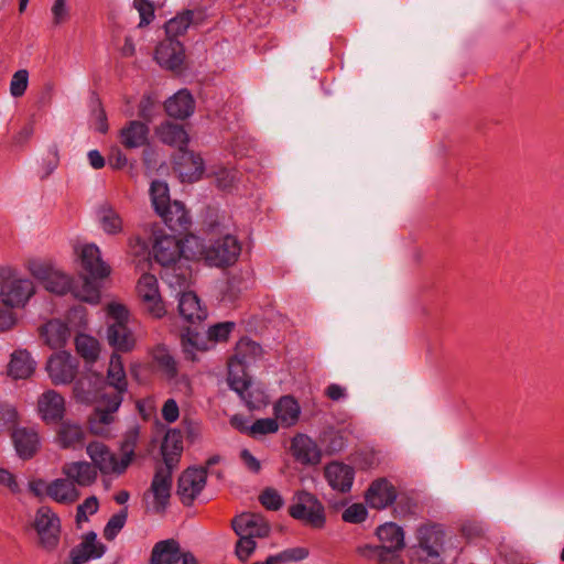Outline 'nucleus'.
<instances>
[{
	"mask_svg": "<svg viewBox=\"0 0 564 564\" xmlns=\"http://www.w3.org/2000/svg\"><path fill=\"white\" fill-rule=\"evenodd\" d=\"M279 430V422L274 417H264L256 420L249 426V435L256 437L257 435H267L276 433Z\"/></svg>",
	"mask_w": 564,
	"mask_h": 564,
	"instance_id": "nucleus-55",
	"label": "nucleus"
},
{
	"mask_svg": "<svg viewBox=\"0 0 564 564\" xmlns=\"http://www.w3.org/2000/svg\"><path fill=\"white\" fill-rule=\"evenodd\" d=\"M404 546L403 529L390 521V564H403V562L394 555V552L403 550Z\"/></svg>",
	"mask_w": 564,
	"mask_h": 564,
	"instance_id": "nucleus-51",
	"label": "nucleus"
},
{
	"mask_svg": "<svg viewBox=\"0 0 564 564\" xmlns=\"http://www.w3.org/2000/svg\"><path fill=\"white\" fill-rule=\"evenodd\" d=\"M154 59L166 70L180 72L185 61V46L178 39L165 37L155 46Z\"/></svg>",
	"mask_w": 564,
	"mask_h": 564,
	"instance_id": "nucleus-14",
	"label": "nucleus"
},
{
	"mask_svg": "<svg viewBox=\"0 0 564 564\" xmlns=\"http://www.w3.org/2000/svg\"><path fill=\"white\" fill-rule=\"evenodd\" d=\"M39 412L44 422L57 423L65 414V400L55 390H47L37 401Z\"/></svg>",
	"mask_w": 564,
	"mask_h": 564,
	"instance_id": "nucleus-23",
	"label": "nucleus"
},
{
	"mask_svg": "<svg viewBox=\"0 0 564 564\" xmlns=\"http://www.w3.org/2000/svg\"><path fill=\"white\" fill-rule=\"evenodd\" d=\"M107 547L97 541V533L89 531L83 536V541L69 552L72 564H84L89 560H97L104 556Z\"/></svg>",
	"mask_w": 564,
	"mask_h": 564,
	"instance_id": "nucleus-19",
	"label": "nucleus"
},
{
	"mask_svg": "<svg viewBox=\"0 0 564 564\" xmlns=\"http://www.w3.org/2000/svg\"><path fill=\"white\" fill-rule=\"evenodd\" d=\"M90 111L95 119V130L102 134L107 133L109 130L107 113L96 91L90 94Z\"/></svg>",
	"mask_w": 564,
	"mask_h": 564,
	"instance_id": "nucleus-47",
	"label": "nucleus"
},
{
	"mask_svg": "<svg viewBox=\"0 0 564 564\" xmlns=\"http://www.w3.org/2000/svg\"><path fill=\"white\" fill-rule=\"evenodd\" d=\"M177 310L180 315L189 323L200 322L207 317V310L200 306V300L193 291L181 294Z\"/></svg>",
	"mask_w": 564,
	"mask_h": 564,
	"instance_id": "nucleus-30",
	"label": "nucleus"
},
{
	"mask_svg": "<svg viewBox=\"0 0 564 564\" xmlns=\"http://www.w3.org/2000/svg\"><path fill=\"white\" fill-rule=\"evenodd\" d=\"M153 245L152 253L154 261L162 267L175 264L182 256H184L183 239L187 235H177L171 232L164 234L159 225L154 224L151 228Z\"/></svg>",
	"mask_w": 564,
	"mask_h": 564,
	"instance_id": "nucleus-3",
	"label": "nucleus"
},
{
	"mask_svg": "<svg viewBox=\"0 0 564 564\" xmlns=\"http://www.w3.org/2000/svg\"><path fill=\"white\" fill-rule=\"evenodd\" d=\"M59 164V154H58V147L56 143H53L50 145L46 158L43 159L42 167L44 170V173L42 175V178H46L50 176L58 166Z\"/></svg>",
	"mask_w": 564,
	"mask_h": 564,
	"instance_id": "nucleus-64",
	"label": "nucleus"
},
{
	"mask_svg": "<svg viewBox=\"0 0 564 564\" xmlns=\"http://www.w3.org/2000/svg\"><path fill=\"white\" fill-rule=\"evenodd\" d=\"M180 561V543L174 539H166L154 544L149 564H177Z\"/></svg>",
	"mask_w": 564,
	"mask_h": 564,
	"instance_id": "nucleus-28",
	"label": "nucleus"
},
{
	"mask_svg": "<svg viewBox=\"0 0 564 564\" xmlns=\"http://www.w3.org/2000/svg\"><path fill=\"white\" fill-rule=\"evenodd\" d=\"M11 440L19 458L22 460L32 459L41 447L39 433L33 427H15L11 429Z\"/></svg>",
	"mask_w": 564,
	"mask_h": 564,
	"instance_id": "nucleus-16",
	"label": "nucleus"
},
{
	"mask_svg": "<svg viewBox=\"0 0 564 564\" xmlns=\"http://www.w3.org/2000/svg\"><path fill=\"white\" fill-rule=\"evenodd\" d=\"M133 4L140 14L139 26L149 25L155 18L153 3L149 0H134Z\"/></svg>",
	"mask_w": 564,
	"mask_h": 564,
	"instance_id": "nucleus-63",
	"label": "nucleus"
},
{
	"mask_svg": "<svg viewBox=\"0 0 564 564\" xmlns=\"http://www.w3.org/2000/svg\"><path fill=\"white\" fill-rule=\"evenodd\" d=\"M260 503L270 511H278L282 508L284 501L279 491L274 488L268 487L262 490L259 496Z\"/></svg>",
	"mask_w": 564,
	"mask_h": 564,
	"instance_id": "nucleus-56",
	"label": "nucleus"
},
{
	"mask_svg": "<svg viewBox=\"0 0 564 564\" xmlns=\"http://www.w3.org/2000/svg\"><path fill=\"white\" fill-rule=\"evenodd\" d=\"M137 292L147 312L154 318H162L166 314V308L159 290V282L155 275L143 273L138 283Z\"/></svg>",
	"mask_w": 564,
	"mask_h": 564,
	"instance_id": "nucleus-12",
	"label": "nucleus"
},
{
	"mask_svg": "<svg viewBox=\"0 0 564 564\" xmlns=\"http://www.w3.org/2000/svg\"><path fill=\"white\" fill-rule=\"evenodd\" d=\"M261 350L262 348L257 341L243 336L236 343L234 355L229 357L227 365L248 369Z\"/></svg>",
	"mask_w": 564,
	"mask_h": 564,
	"instance_id": "nucleus-24",
	"label": "nucleus"
},
{
	"mask_svg": "<svg viewBox=\"0 0 564 564\" xmlns=\"http://www.w3.org/2000/svg\"><path fill=\"white\" fill-rule=\"evenodd\" d=\"M241 251V246L235 236L226 235L216 239L206 250V261L210 264L225 268L236 262Z\"/></svg>",
	"mask_w": 564,
	"mask_h": 564,
	"instance_id": "nucleus-13",
	"label": "nucleus"
},
{
	"mask_svg": "<svg viewBox=\"0 0 564 564\" xmlns=\"http://www.w3.org/2000/svg\"><path fill=\"white\" fill-rule=\"evenodd\" d=\"M368 510L362 503H352L341 514L343 521L358 524L366 520Z\"/></svg>",
	"mask_w": 564,
	"mask_h": 564,
	"instance_id": "nucleus-60",
	"label": "nucleus"
},
{
	"mask_svg": "<svg viewBox=\"0 0 564 564\" xmlns=\"http://www.w3.org/2000/svg\"><path fill=\"white\" fill-rule=\"evenodd\" d=\"M40 336L51 349H59L70 337V328L61 319H50L40 327Z\"/></svg>",
	"mask_w": 564,
	"mask_h": 564,
	"instance_id": "nucleus-25",
	"label": "nucleus"
},
{
	"mask_svg": "<svg viewBox=\"0 0 564 564\" xmlns=\"http://www.w3.org/2000/svg\"><path fill=\"white\" fill-rule=\"evenodd\" d=\"M273 411L275 415L274 419H276L282 426L291 427L299 421L301 406L293 395L288 394L278 400L274 404Z\"/></svg>",
	"mask_w": 564,
	"mask_h": 564,
	"instance_id": "nucleus-29",
	"label": "nucleus"
},
{
	"mask_svg": "<svg viewBox=\"0 0 564 564\" xmlns=\"http://www.w3.org/2000/svg\"><path fill=\"white\" fill-rule=\"evenodd\" d=\"M356 552L368 561H375L378 564H388V545L364 544L359 545Z\"/></svg>",
	"mask_w": 564,
	"mask_h": 564,
	"instance_id": "nucleus-48",
	"label": "nucleus"
},
{
	"mask_svg": "<svg viewBox=\"0 0 564 564\" xmlns=\"http://www.w3.org/2000/svg\"><path fill=\"white\" fill-rule=\"evenodd\" d=\"M57 437L62 448H69L84 441L85 432L79 424L63 421L57 432Z\"/></svg>",
	"mask_w": 564,
	"mask_h": 564,
	"instance_id": "nucleus-44",
	"label": "nucleus"
},
{
	"mask_svg": "<svg viewBox=\"0 0 564 564\" xmlns=\"http://www.w3.org/2000/svg\"><path fill=\"white\" fill-rule=\"evenodd\" d=\"M322 451L327 456H334L343 452L348 444L347 433L333 426L324 429L318 437Z\"/></svg>",
	"mask_w": 564,
	"mask_h": 564,
	"instance_id": "nucleus-32",
	"label": "nucleus"
},
{
	"mask_svg": "<svg viewBox=\"0 0 564 564\" xmlns=\"http://www.w3.org/2000/svg\"><path fill=\"white\" fill-rule=\"evenodd\" d=\"M28 269L31 275L51 293L65 295L73 290L74 280L62 271L56 270L52 263L30 260Z\"/></svg>",
	"mask_w": 564,
	"mask_h": 564,
	"instance_id": "nucleus-4",
	"label": "nucleus"
},
{
	"mask_svg": "<svg viewBox=\"0 0 564 564\" xmlns=\"http://www.w3.org/2000/svg\"><path fill=\"white\" fill-rule=\"evenodd\" d=\"M98 280L99 279H94L87 273L82 276L80 285L73 281V290L70 293L80 302L96 305L101 299V284Z\"/></svg>",
	"mask_w": 564,
	"mask_h": 564,
	"instance_id": "nucleus-33",
	"label": "nucleus"
},
{
	"mask_svg": "<svg viewBox=\"0 0 564 564\" xmlns=\"http://www.w3.org/2000/svg\"><path fill=\"white\" fill-rule=\"evenodd\" d=\"M355 468L339 460H332L324 467V477L333 490L348 494L355 480Z\"/></svg>",
	"mask_w": 564,
	"mask_h": 564,
	"instance_id": "nucleus-17",
	"label": "nucleus"
},
{
	"mask_svg": "<svg viewBox=\"0 0 564 564\" xmlns=\"http://www.w3.org/2000/svg\"><path fill=\"white\" fill-rule=\"evenodd\" d=\"M79 361L66 350L52 354L45 365L48 378L54 386L72 383L78 372Z\"/></svg>",
	"mask_w": 564,
	"mask_h": 564,
	"instance_id": "nucleus-6",
	"label": "nucleus"
},
{
	"mask_svg": "<svg viewBox=\"0 0 564 564\" xmlns=\"http://www.w3.org/2000/svg\"><path fill=\"white\" fill-rule=\"evenodd\" d=\"M164 465L155 467L152 478L150 490L154 497V511L156 513H164L170 505L171 488H172V474L174 467L178 463L172 462L171 458H163Z\"/></svg>",
	"mask_w": 564,
	"mask_h": 564,
	"instance_id": "nucleus-7",
	"label": "nucleus"
},
{
	"mask_svg": "<svg viewBox=\"0 0 564 564\" xmlns=\"http://www.w3.org/2000/svg\"><path fill=\"white\" fill-rule=\"evenodd\" d=\"M183 433L180 429H169L163 437L160 452L162 458L178 463L183 453Z\"/></svg>",
	"mask_w": 564,
	"mask_h": 564,
	"instance_id": "nucleus-39",
	"label": "nucleus"
},
{
	"mask_svg": "<svg viewBox=\"0 0 564 564\" xmlns=\"http://www.w3.org/2000/svg\"><path fill=\"white\" fill-rule=\"evenodd\" d=\"M35 371V362L26 349H18L11 355L8 375L13 379H26Z\"/></svg>",
	"mask_w": 564,
	"mask_h": 564,
	"instance_id": "nucleus-35",
	"label": "nucleus"
},
{
	"mask_svg": "<svg viewBox=\"0 0 564 564\" xmlns=\"http://www.w3.org/2000/svg\"><path fill=\"white\" fill-rule=\"evenodd\" d=\"M63 473L66 475L67 479L72 480L70 482H73V485L77 484L80 487L93 485L98 476L95 465L88 462L66 464L63 467Z\"/></svg>",
	"mask_w": 564,
	"mask_h": 564,
	"instance_id": "nucleus-27",
	"label": "nucleus"
},
{
	"mask_svg": "<svg viewBox=\"0 0 564 564\" xmlns=\"http://www.w3.org/2000/svg\"><path fill=\"white\" fill-rule=\"evenodd\" d=\"M19 420L18 411L7 402L0 401V432L11 430Z\"/></svg>",
	"mask_w": 564,
	"mask_h": 564,
	"instance_id": "nucleus-57",
	"label": "nucleus"
},
{
	"mask_svg": "<svg viewBox=\"0 0 564 564\" xmlns=\"http://www.w3.org/2000/svg\"><path fill=\"white\" fill-rule=\"evenodd\" d=\"M365 500L370 508L382 510L388 507V478L382 477L371 482L365 492Z\"/></svg>",
	"mask_w": 564,
	"mask_h": 564,
	"instance_id": "nucleus-41",
	"label": "nucleus"
},
{
	"mask_svg": "<svg viewBox=\"0 0 564 564\" xmlns=\"http://www.w3.org/2000/svg\"><path fill=\"white\" fill-rule=\"evenodd\" d=\"M149 193L154 212L160 217H166L169 206L173 203L170 198L167 183L161 180L152 181Z\"/></svg>",
	"mask_w": 564,
	"mask_h": 564,
	"instance_id": "nucleus-38",
	"label": "nucleus"
},
{
	"mask_svg": "<svg viewBox=\"0 0 564 564\" xmlns=\"http://www.w3.org/2000/svg\"><path fill=\"white\" fill-rule=\"evenodd\" d=\"M34 528L39 534L40 545L53 551L59 542L61 521L58 516L47 506L37 509Z\"/></svg>",
	"mask_w": 564,
	"mask_h": 564,
	"instance_id": "nucleus-9",
	"label": "nucleus"
},
{
	"mask_svg": "<svg viewBox=\"0 0 564 564\" xmlns=\"http://www.w3.org/2000/svg\"><path fill=\"white\" fill-rule=\"evenodd\" d=\"M156 134L161 142L171 147H177L181 151H183L189 142V137L185 128L182 124L171 121L162 122L156 128Z\"/></svg>",
	"mask_w": 564,
	"mask_h": 564,
	"instance_id": "nucleus-31",
	"label": "nucleus"
},
{
	"mask_svg": "<svg viewBox=\"0 0 564 564\" xmlns=\"http://www.w3.org/2000/svg\"><path fill=\"white\" fill-rule=\"evenodd\" d=\"M195 11L184 9L164 24L165 37L178 39L184 35L192 24H195Z\"/></svg>",
	"mask_w": 564,
	"mask_h": 564,
	"instance_id": "nucleus-37",
	"label": "nucleus"
},
{
	"mask_svg": "<svg viewBox=\"0 0 564 564\" xmlns=\"http://www.w3.org/2000/svg\"><path fill=\"white\" fill-rule=\"evenodd\" d=\"M86 452L95 467L104 475L111 473L121 475L127 470V468H121V458L119 459L117 455L101 442H90L86 447Z\"/></svg>",
	"mask_w": 564,
	"mask_h": 564,
	"instance_id": "nucleus-15",
	"label": "nucleus"
},
{
	"mask_svg": "<svg viewBox=\"0 0 564 564\" xmlns=\"http://www.w3.org/2000/svg\"><path fill=\"white\" fill-rule=\"evenodd\" d=\"M163 107L169 117L185 120L195 111V99L188 89L183 88L169 97Z\"/></svg>",
	"mask_w": 564,
	"mask_h": 564,
	"instance_id": "nucleus-21",
	"label": "nucleus"
},
{
	"mask_svg": "<svg viewBox=\"0 0 564 564\" xmlns=\"http://www.w3.org/2000/svg\"><path fill=\"white\" fill-rule=\"evenodd\" d=\"M46 495L56 502H74L78 492L67 479L57 478L46 486Z\"/></svg>",
	"mask_w": 564,
	"mask_h": 564,
	"instance_id": "nucleus-42",
	"label": "nucleus"
},
{
	"mask_svg": "<svg viewBox=\"0 0 564 564\" xmlns=\"http://www.w3.org/2000/svg\"><path fill=\"white\" fill-rule=\"evenodd\" d=\"M235 328L236 323L231 321L216 323L209 326L207 330V338L214 343H226Z\"/></svg>",
	"mask_w": 564,
	"mask_h": 564,
	"instance_id": "nucleus-53",
	"label": "nucleus"
},
{
	"mask_svg": "<svg viewBox=\"0 0 564 564\" xmlns=\"http://www.w3.org/2000/svg\"><path fill=\"white\" fill-rule=\"evenodd\" d=\"M73 397L82 404H93L99 401L101 392L108 387L109 379L102 373L89 370L74 380Z\"/></svg>",
	"mask_w": 564,
	"mask_h": 564,
	"instance_id": "nucleus-8",
	"label": "nucleus"
},
{
	"mask_svg": "<svg viewBox=\"0 0 564 564\" xmlns=\"http://www.w3.org/2000/svg\"><path fill=\"white\" fill-rule=\"evenodd\" d=\"M138 440H139V426H137V425L129 429L123 434V438L120 443V451L122 453L121 468H128V466L133 460L134 449L137 447Z\"/></svg>",
	"mask_w": 564,
	"mask_h": 564,
	"instance_id": "nucleus-46",
	"label": "nucleus"
},
{
	"mask_svg": "<svg viewBox=\"0 0 564 564\" xmlns=\"http://www.w3.org/2000/svg\"><path fill=\"white\" fill-rule=\"evenodd\" d=\"M207 481V467H188L177 479L176 494L185 507H191Z\"/></svg>",
	"mask_w": 564,
	"mask_h": 564,
	"instance_id": "nucleus-11",
	"label": "nucleus"
},
{
	"mask_svg": "<svg viewBox=\"0 0 564 564\" xmlns=\"http://www.w3.org/2000/svg\"><path fill=\"white\" fill-rule=\"evenodd\" d=\"M107 313L109 318L113 321L111 324L128 325L130 312L126 305L112 302L108 304Z\"/></svg>",
	"mask_w": 564,
	"mask_h": 564,
	"instance_id": "nucleus-62",
	"label": "nucleus"
},
{
	"mask_svg": "<svg viewBox=\"0 0 564 564\" xmlns=\"http://www.w3.org/2000/svg\"><path fill=\"white\" fill-rule=\"evenodd\" d=\"M259 516L253 513H243L237 516L231 521L232 530L240 538L246 536L250 529L257 525Z\"/></svg>",
	"mask_w": 564,
	"mask_h": 564,
	"instance_id": "nucleus-54",
	"label": "nucleus"
},
{
	"mask_svg": "<svg viewBox=\"0 0 564 564\" xmlns=\"http://www.w3.org/2000/svg\"><path fill=\"white\" fill-rule=\"evenodd\" d=\"M158 109L159 105L155 95L153 93H145L138 105V116L142 119V122L149 124L153 121Z\"/></svg>",
	"mask_w": 564,
	"mask_h": 564,
	"instance_id": "nucleus-49",
	"label": "nucleus"
},
{
	"mask_svg": "<svg viewBox=\"0 0 564 564\" xmlns=\"http://www.w3.org/2000/svg\"><path fill=\"white\" fill-rule=\"evenodd\" d=\"M109 346L113 349L110 356L127 354L134 349L135 337L128 325L109 324L106 330Z\"/></svg>",
	"mask_w": 564,
	"mask_h": 564,
	"instance_id": "nucleus-22",
	"label": "nucleus"
},
{
	"mask_svg": "<svg viewBox=\"0 0 564 564\" xmlns=\"http://www.w3.org/2000/svg\"><path fill=\"white\" fill-rule=\"evenodd\" d=\"M310 555V551L307 547L296 546L286 549L278 554H274V558L278 564L290 563V562H300L305 560Z\"/></svg>",
	"mask_w": 564,
	"mask_h": 564,
	"instance_id": "nucleus-58",
	"label": "nucleus"
},
{
	"mask_svg": "<svg viewBox=\"0 0 564 564\" xmlns=\"http://www.w3.org/2000/svg\"><path fill=\"white\" fill-rule=\"evenodd\" d=\"M171 232L177 235H188L192 226V219L188 210L185 208L184 203L173 200L169 206V214L166 217H161Z\"/></svg>",
	"mask_w": 564,
	"mask_h": 564,
	"instance_id": "nucleus-26",
	"label": "nucleus"
},
{
	"mask_svg": "<svg viewBox=\"0 0 564 564\" xmlns=\"http://www.w3.org/2000/svg\"><path fill=\"white\" fill-rule=\"evenodd\" d=\"M419 549L417 554L421 561L440 564L441 552L444 544V531L441 525H423L417 530Z\"/></svg>",
	"mask_w": 564,
	"mask_h": 564,
	"instance_id": "nucleus-10",
	"label": "nucleus"
},
{
	"mask_svg": "<svg viewBox=\"0 0 564 564\" xmlns=\"http://www.w3.org/2000/svg\"><path fill=\"white\" fill-rule=\"evenodd\" d=\"M247 370L248 369L228 366V386L241 399L245 398L252 384L251 377L248 375Z\"/></svg>",
	"mask_w": 564,
	"mask_h": 564,
	"instance_id": "nucleus-45",
	"label": "nucleus"
},
{
	"mask_svg": "<svg viewBox=\"0 0 564 564\" xmlns=\"http://www.w3.org/2000/svg\"><path fill=\"white\" fill-rule=\"evenodd\" d=\"M290 449L294 459L302 465H317L321 463L322 449L317 443L306 434L297 433L291 440Z\"/></svg>",
	"mask_w": 564,
	"mask_h": 564,
	"instance_id": "nucleus-18",
	"label": "nucleus"
},
{
	"mask_svg": "<svg viewBox=\"0 0 564 564\" xmlns=\"http://www.w3.org/2000/svg\"><path fill=\"white\" fill-rule=\"evenodd\" d=\"M390 507L395 505L393 508V512L400 516H405L408 513H413L416 507V503L413 499L406 496H400L397 489L390 485Z\"/></svg>",
	"mask_w": 564,
	"mask_h": 564,
	"instance_id": "nucleus-52",
	"label": "nucleus"
},
{
	"mask_svg": "<svg viewBox=\"0 0 564 564\" xmlns=\"http://www.w3.org/2000/svg\"><path fill=\"white\" fill-rule=\"evenodd\" d=\"M128 518V507H123L117 513L112 514L108 520L105 529H104V538L107 541H112L116 539L118 533L122 530L127 522Z\"/></svg>",
	"mask_w": 564,
	"mask_h": 564,
	"instance_id": "nucleus-50",
	"label": "nucleus"
},
{
	"mask_svg": "<svg viewBox=\"0 0 564 564\" xmlns=\"http://www.w3.org/2000/svg\"><path fill=\"white\" fill-rule=\"evenodd\" d=\"M29 85V72L26 69L17 70L10 83V93L13 97L18 98L25 94Z\"/></svg>",
	"mask_w": 564,
	"mask_h": 564,
	"instance_id": "nucleus-59",
	"label": "nucleus"
},
{
	"mask_svg": "<svg viewBox=\"0 0 564 564\" xmlns=\"http://www.w3.org/2000/svg\"><path fill=\"white\" fill-rule=\"evenodd\" d=\"M93 415L95 416V419L94 417L90 419V431H91V433L97 434V435L101 434V431H99L96 427V424L109 425L115 421L113 412H111L102 406L95 408Z\"/></svg>",
	"mask_w": 564,
	"mask_h": 564,
	"instance_id": "nucleus-61",
	"label": "nucleus"
},
{
	"mask_svg": "<svg viewBox=\"0 0 564 564\" xmlns=\"http://www.w3.org/2000/svg\"><path fill=\"white\" fill-rule=\"evenodd\" d=\"M294 500L288 510L293 519L312 529L321 530L325 528V508L314 494L301 490L295 494Z\"/></svg>",
	"mask_w": 564,
	"mask_h": 564,
	"instance_id": "nucleus-1",
	"label": "nucleus"
},
{
	"mask_svg": "<svg viewBox=\"0 0 564 564\" xmlns=\"http://www.w3.org/2000/svg\"><path fill=\"white\" fill-rule=\"evenodd\" d=\"M97 215L99 225L107 235L116 236L122 232V218L109 203L101 204L98 207Z\"/></svg>",
	"mask_w": 564,
	"mask_h": 564,
	"instance_id": "nucleus-40",
	"label": "nucleus"
},
{
	"mask_svg": "<svg viewBox=\"0 0 564 564\" xmlns=\"http://www.w3.org/2000/svg\"><path fill=\"white\" fill-rule=\"evenodd\" d=\"M151 356L158 369L169 379L173 380L178 375V367L175 358L165 344H158L151 350Z\"/></svg>",
	"mask_w": 564,
	"mask_h": 564,
	"instance_id": "nucleus-36",
	"label": "nucleus"
},
{
	"mask_svg": "<svg viewBox=\"0 0 564 564\" xmlns=\"http://www.w3.org/2000/svg\"><path fill=\"white\" fill-rule=\"evenodd\" d=\"M0 299L4 306L23 307L34 294L33 282L29 279H13V270L9 267L0 268Z\"/></svg>",
	"mask_w": 564,
	"mask_h": 564,
	"instance_id": "nucleus-2",
	"label": "nucleus"
},
{
	"mask_svg": "<svg viewBox=\"0 0 564 564\" xmlns=\"http://www.w3.org/2000/svg\"><path fill=\"white\" fill-rule=\"evenodd\" d=\"M75 348L86 364L93 365L99 358L100 345L91 335L78 334L75 337Z\"/></svg>",
	"mask_w": 564,
	"mask_h": 564,
	"instance_id": "nucleus-43",
	"label": "nucleus"
},
{
	"mask_svg": "<svg viewBox=\"0 0 564 564\" xmlns=\"http://www.w3.org/2000/svg\"><path fill=\"white\" fill-rule=\"evenodd\" d=\"M150 129L145 122L132 120L121 129V143L128 149L139 148L148 141Z\"/></svg>",
	"mask_w": 564,
	"mask_h": 564,
	"instance_id": "nucleus-34",
	"label": "nucleus"
},
{
	"mask_svg": "<svg viewBox=\"0 0 564 564\" xmlns=\"http://www.w3.org/2000/svg\"><path fill=\"white\" fill-rule=\"evenodd\" d=\"M80 265L94 279H105L111 272L110 267L101 259L100 249L95 243H87L83 247Z\"/></svg>",
	"mask_w": 564,
	"mask_h": 564,
	"instance_id": "nucleus-20",
	"label": "nucleus"
},
{
	"mask_svg": "<svg viewBox=\"0 0 564 564\" xmlns=\"http://www.w3.org/2000/svg\"><path fill=\"white\" fill-rule=\"evenodd\" d=\"M108 379V386L112 387L115 392L105 393L102 391L99 401L104 403L102 408L116 413L123 401V395L128 392V380L121 356H110Z\"/></svg>",
	"mask_w": 564,
	"mask_h": 564,
	"instance_id": "nucleus-5",
	"label": "nucleus"
}]
</instances>
